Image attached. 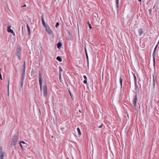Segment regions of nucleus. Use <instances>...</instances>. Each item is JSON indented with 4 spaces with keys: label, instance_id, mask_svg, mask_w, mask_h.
Listing matches in <instances>:
<instances>
[{
    "label": "nucleus",
    "instance_id": "1",
    "mask_svg": "<svg viewBox=\"0 0 159 159\" xmlns=\"http://www.w3.org/2000/svg\"><path fill=\"white\" fill-rule=\"evenodd\" d=\"M39 82L41 91L42 92L43 90V96L46 97L48 94L47 87L46 85H44L43 87V89H42V75L40 71L39 72Z\"/></svg>",
    "mask_w": 159,
    "mask_h": 159
},
{
    "label": "nucleus",
    "instance_id": "2",
    "mask_svg": "<svg viewBox=\"0 0 159 159\" xmlns=\"http://www.w3.org/2000/svg\"><path fill=\"white\" fill-rule=\"evenodd\" d=\"M18 136L15 135L12 139L11 142V146H15L18 142Z\"/></svg>",
    "mask_w": 159,
    "mask_h": 159
},
{
    "label": "nucleus",
    "instance_id": "3",
    "mask_svg": "<svg viewBox=\"0 0 159 159\" xmlns=\"http://www.w3.org/2000/svg\"><path fill=\"white\" fill-rule=\"evenodd\" d=\"M16 55L18 57L19 59L20 60L21 59V48L20 47H18L16 49Z\"/></svg>",
    "mask_w": 159,
    "mask_h": 159
},
{
    "label": "nucleus",
    "instance_id": "4",
    "mask_svg": "<svg viewBox=\"0 0 159 159\" xmlns=\"http://www.w3.org/2000/svg\"><path fill=\"white\" fill-rule=\"evenodd\" d=\"M138 100L137 94V92H135V95L134 96L133 99V103L134 107L135 108L137 107V102Z\"/></svg>",
    "mask_w": 159,
    "mask_h": 159
},
{
    "label": "nucleus",
    "instance_id": "5",
    "mask_svg": "<svg viewBox=\"0 0 159 159\" xmlns=\"http://www.w3.org/2000/svg\"><path fill=\"white\" fill-rule=\"evenodd\" d=\"M44 27L46 31L49 34H53V32L52 30L50 29L48 25L45 26Z\"/></svg>",
    "mask_w": 159,
    "mask_h": 159
},
{
    "label": "nucleus",
    "instance_id": "6",
    "mask_svg": "<svg viewBox=\"0 0 159 159\" xmlns=\"http://www.w3.org/2000/svg\"><path fill=\"white\" fill-rule=\"evenodd\" d=\"M5 154V153L3 151L2 148L0 146V158L1 159H3Z\"/></svg>",
    "mask_w": 159,
    "mask_h": 159
},
{
    "label": "nucleus",
    "instance_id": "7",
    "mask_svg": "<svg viewBox=\"0 0 159 159\" xmlns=\"http://www.w3.org/2000/svg\"><path fill=\"white\" fill-rule=\"evenodd\" d=\"M157 48L155 47L154 49V50L153 53V66L154 68L155 71V54Z\"/></svg>",
    "mask_w": 159,
    "mask_h": 159
},
{
    "label": "nucleus",
    "instance_id": "8",
    "mask_svg": "<svg viewBox=\"0 0 159 159\" xmlns=\"http://www.w3.org/2000/svg\"><path fill=\"white\" fill-rule=\"evenodd\" d=\"M157 48L155 47L154 49V50L153 53V66L154 68L155 71V54Z\"/></svg>",
    "mask_w": 159,
    "mask_h": 159
},
{
    "label": "nucleus",
    "instance_id": "9",
    "mask_svg": "<svg viewBox=\"0 0 159 159\" xmlns=\"http://www.w3.org/2000/svg\"><path fill=\"white\" fill-rule=\"evenodd\" d=\"M25 75H22V76L21 77L20 83L21 88H22L23 87V85L24 84V81L25 79Z\"/></svg>",
    "mask_w": 159,
    "mask_h": 159
},
{
    "label": "nucleus",
    "instance_id": "10",
    "mask_svg": "<svg viewBox=\"0 0 159 159\" xmlns=\"http://www.w3.org/2000/svg\"><path fill=\"white\" fill-rule=\"evenodd\" d=\"M41 18H42V24L43 25L44 27L46 26L48 24H46L45 23V21L44 20V18H43V15H42L41 16Z\"/></svg>",
    "mask_w": 159,
    "mask_h": 159
},
{
    "label": "nucleus",
    "instance_id": "11",
    "mask_svg": "<svg viewBox=\"0 0 159 159\" xmlns=\"http://www.w3.org/2000/svg\"><path fill=\"white\" fill-rule=\"evenodd\" d=\"M138 33L140 36H141L143 33V30L142 28H140L138 30Z\"/></svg>",
    "mask_w": 159,
    "mask_h": 159
},
{
    "label": "nucleus",
    "instance_id": "12",
    "mask_svg": "<svg viewBox=\"0 0 159 159\" xmlns=\"http://www.w3.org/2000/svg\"><path fill=\"white\" fill-rule=\"evenodd\" d=\"M135 90L136 91L135 92H137V91H139V87L138 86V85L137 84V82H135Z\"/></svg>",
    "mask_w": 159,
    "mask_h": 159
},
{
    "label": "nucleus",
    "instance_id": "13",
    "mask_svg": "<svg viewBox=\"0 0 159 159\" xmlns=\"http://www.w3.org/2000/svg\"><path fill=\"white\" fill-rule=\"evenodd\" d=\"M7 28V31L8 32L11 33L13 31V30H12V29H11V25L8 26Z\"/></svg>",
    "mask_w": 159,
    "mask_h": 159
},
{
    "label": "nucleus",
    "instance_id": "14",
    "mask_svg": "<svg viewBox=\"0 0 159 159\" xmlns=\"http://www.w3.org/2000/svg\"><path fill=\"white\" fill-rule=\"evenodd\" d=\"M26 26L27 28V31L28 32V34L30 35V27L28 24H26Z\"/></svg>",
    "mask_w": 159,
    "mask_h": 159
},
{
    "label": "nucleus",
    "instance_id": "15",
    "mask_svg": "<svg viewBox=\"0 0 159 159\" xmlns=\"http://www.w3.org/2000/svg\"><path fill=\"white\" fill-rule=\"evenodd\" d=\"M62 45V43L60 42H59L57 44V47L58 49H60Z\"/></svg>",
    "mask_w": 159,
    "mask_h": 159
},
{
    "label": "nucleus",
    "instance_id": "16",
    "mask_svg": "<svg viewBox=\"0 0 159 159\" xmlns=\"http://www.w3.org/2000/svg\"><path fill=\"white\" fill-rule=\"evenodd\" d=\"M122 81H123V79L122 78V77H120V82L121 85V88L122 87Z\"/></svg>",
    "mask_w": 159,
    "mask_h": 159
},
{
    "label": "nucleus",
    "instance_id": "17",
    "mask_svg": "<svg viewBox=\"0 0 159 159\" xmlns=\"http://www.w3.org/2000/svg\"><path fill=\"white\" fill-rule=\"evenodd\" d=\"M57 60L59 61V62H61L62 61V59L61 57L60 56H57L56 58Z\"/></svg>",
    "mask_w": 159,
    "mask_h": 159
},
{
    "label": "nucleus",
    "instance_id": "18",
    "mask_svg": "<svg viewBox=\"0 0 159 159\" xmlns=\"http://www.w3.org/2000/svg\"><path fill=\"white\" fill-rule=\"evenodd\" d=\"M77 131L79 135H81V132L80 129L79 127H78L77 129Z\"/></svg>",
    "mask_w": 159,
    "mask_h": 159
},
{
    "label": "nucleus",
    "instance_id": "19",
    "mask_svg": "<svg viewBox=\"0 0 159 159\" xmlns=\"http://www.w3.org/2000/svg\"><path fill=\"white\" fill-rule=\"evenodd\" d=\"M116 7L117 8H118L119 7V0H116Z\"/></svg>",
    "mask_w": 159,
    "mask_h": 159
},
{
    "label": "nucleus",
    "instance_id": "20",
    "mask_svg": "<svg viewBox=\"0 0 159 159\" xmlns=\"http://www.w3.org/2000/svg\"><path fill=\"white\" fill-rule=\"evenodd\" d=\"M84 51H85V53L86 57L88 58V53H87V49L86 47H85L84 48Z\"/></svg>",
    "mask_w": 159,
    "mask_h": 159
},
{
    "label": "nucleus",
    "instance_id": "21",
    "mask_svg": "<svg viewBox=\"0 0 159 159\" xmlns=\"http://www.w3.org/2000/svg\"><path fill=\"white\" fill-rule=\"evenodd\" d=\"M133 75L134 76V83L137 82V78L136 76L134 74H133Z\"/></svg>",
    "mask_w": 159,
    "mask_h": 159
},
{
    "label": "nucleus",
    "instance_id": "22",
    "mask_svg": "<svg viewBox=\"0 0 159 159\" xmlns=\"http://www.w3.org/2000/svg\"><path fill=\"white\" fill-rule=\"evenodd\" d=\"M62 69L61 66L59 67V74H61V72L62 71Z\"/></svg>",
    "mask_w": 159,
    "mask_h": 159
},
{
    "label": "nucleus",
    "instance_id": "23",
    "mask_svg": "<svg viewBox=\"0 0 159 159\" xmlns=\"http://www.w3.org/2000/svg\"><path fill=\"white\" fill-rule=\"evenodd\" d=\"M21 143H22L23 144H25V143L23 141H21L20 142V146L22 148V145L21 144Z\"/></svg>",
    "mask_w": 159,
    "mask_h": 159
},
{
    "label": "nucleus",
    "instance_id": "24",
    "mask_svg": "<svg viewBox=\"0 0 159 159\" xmlns=\"http://www.w3.org/2000/svg\"><path fill=\"white\" fill-rule=\"evenodd\" d=\"M88 25H89V28L90 29H91L92 28V26L91 25V24L90 23H89V22H88Z\"/></svg>",
    "mask_w": 159,
    "mask_h": 159
},
{
    "label": "nucleus",
    "instance_id": "25",
    "mask_svg": "<svg viewBox=\"0 0 159 159\" xmlns=\"http://www.w3.org/2000/svg\"><path fill=\"white\" fill-rule=\"evenodd\" d=\"M59 25V23L58 22H57L56 23V25H55V27L57 28V27Z\"/></svg>",
    "mask_w": 159,
    "mask_h": 159
},
{
    "label": "nucleus",
    "instance_id": "26",
    "mask_svg": "<svg viewBox=\"0 0 159 159\" xmlns=\"http://www.w3.org/2000/svg\"><path fill=\"white\" fill-rule=\"evenodd\" d=\"M69 93L70 94V95L71 97V98H72V99L73 100V95L72 94V93H71V92L69 90Z\"/></svg>",
    "mask_w": 159,
    "mask_h": 159
},
{
    "label": "nucleus",
    "instance_id": "27",
    "mask_svg": "<svg viewBox=\"0 0 159 159\" xmlns=\"http://www.w3.org/2000/svg\"><path fill=\"white\" fill-rule=\"evenodd\" d=\"M86 59H87V65H88V66L89 65V61L88 57V58L86 57Z\"/></svg>",
    "mask_w": 159,
    "mask_h": 159
},
{
    "label": "nucleus",
    "instance_id": "28",
    "mask_svg": "<svg viewBox=\"0 0 159 159\" xmlns=\"http://www.w3.org/2000/svg\"><path fill=\"white\" fill-rule=\"evenodd\" d=\"M22 75H25V70H23L22 74Z\"/></svg>",
    "mask_w": 159,
    "mask_h": 159
},
{
    "label": "nucleus",
    "instance_id": "29",
    "mask_svg": "<svg viewBox=\"0 0 159 159\" xmlns=\"http://www.w3.org/2000/svg\"><path fill=\"white\" fill-rule=\"evenodd\" d=\"M83 83L84 84H86L87 83V80H85L84 81Z\"/></svg>",
    "mask_w": 159,
    "mask_h": 159
},
{
    "label": "nucleus",
    "instance_id": "30",
    "mask_svg": "<svg viewBox=\"0 0 159 159\" xmlns=\"http://www.w3.org/2000/svg\"><path fill=\"white\" fill-rule=\"evenodd\" d=\"M83 77L85 80H86V79L87 80V77L86 75H84Z\"/></svg>",
    "mask_w": 159,
    "mask_h": 159
},
{
    "label": "nucleus",
    "instance_id": "31",
    "mask_svg": "<svg viewBox=\"0 0 159 159\" xmlns=\"http://www.w3.org/2000/svg\"><path fill=\"white\" fill-rule=\"evenodd\" d=\"M11 33H12L14 36L15 35V34L13 31Z\"/></svg>",
    "mask_w": 159,
    "mask_h": 159
},
{
    "label": "nucleus",
    "instance_id": "32",
    "mask_svg": "<svg viewBox=\"0 0 159 159\" xmlns=\"http://www.w3.org/2000/svg\"><path fill=\"white\" fill-rule=\"evenodd\" d=\"M61 74H59V79H60V80H61Z\"/></svg>",
    "mask_w": 159,
    "mask_h": 159
},
{
    "label": "nucleus",
    "instance_id": "33",
    "mask_svg": "<svg viewBox=\"0 0 159 159\" xmlns=\"http://www.w3.org/2000/svg\"><path fill=\"white\" fill-rule=\"evenodd\" d=\"M0 79L1 80H2V75H1V74H0Z\"/></svg>",
    "mask_w": 159,
    "mask_h": 159
},
{
    "label": "nucleus",
    "instance_id": "34",
    "mask_svg": "<svg viewBox=\"0 0 159 159\" xmlns=\"http://www.w3.org/2000/svg\"><path fill=\"white\" fill-rule=\"evenodd\" d=\"M153 85H154V86H155V80H154V79H153Z\"/></svg>",
    "mask_w": 159,
    "mask_h": 159
},
{
    "label": "nucleus",
    "instance_id": "35",
    "mask_svg": "<svg viewBox=\"0 0 159 159\" xmlns=\"http://www.w3.org/2000/svg\"><path fill=\"white\" fill-rule=\"evenodd\" d=\"M26 6V5L24 4L23 6H21L22 7H25Z\"/></svg>",
    "mask_w": 159,
    "mask_h": 159
},
{
    "label": "nucleus",
    "instance_id": "36",
    "mask_svg": "<svg viewBox=\"0 0 159 159\" xmlns=\"http://www.w3.org/2000/svg\"><path fill=\"white\" fill-rule=\"evenodd\" d=\"M23 70H25V66H24Z\"/></svg>",
    "mask_w": 159,
    "mask_h": 159
},
{
    "label": "nucleus",
    "instance_id": "37",
    "mask_svg": "<svg viewBox=\"0 0 159 159\" xmlns=\"http://www.w3.org/2000/svg\"><path fill=\"white\" fill-rule=\"evenodd\" d=\"M102 125H101L100 126L98 127V128H101L102 127Z\"/></svg>",
    "mask_w": 159,
    "mask_h": 159
},
{
    "label": "nucleus",
    "instance_id": "38",
    "mask_svg": "<svg viewBox=\"0 0 159 159\" xmlns=\"http://www.w3.org/2000/svg\"><path fill=\"white\" fill-rule=\"evenodd\" d=\"M25 66V61H24V66Z\"/></svg>",
    "mask_w": 159,
    "mask_h": 159
},
{
    "label": "nucleus",
    "instance_id": "39",
    "mask_svg": "<svg viewBox=\"0 0 159 159\" xmlns=\"http://www.w3.org/2000/svg\"><path fill=\"white\" fill-rule=\"evenodd\" d=\"M151 11H152L151 10H149V12L150 13H151Z\"/></svg>",
    "mask_w": 159,
    "mask_h": 159
},
{
    "label": "nucleus",
    "instance_id": "40",
    "mask_svg": "<svg viewBox=\"0 0 159 159\" xmlns=\"http://www.w3.org/2000/svg\"><path fill=\"white\" fill-rule=\"evenodd\" d=\"M65 129V128H61V129L62 130L63 129Z\"/></svg>",
    "mask_w": 159,
    "mask_h": 159
},
{
    "label": "nucleus",
    "instance_id": "41",
    "mask_svg": "<svg viewBox=\"0 0 159 159\" xmlns=\"http://www.w3.org/2000/svg\"><path fill=\"white\" fill-rule=\"evenodd\" d=\"M79 112H81V111L80 110H79Z\"/></svg>",
    "mask_w": 159,
    "mask_h": 159
},
{
    "label": "nucleus",
    "instance_id": "42",
    "mask_svg": "<svg viewBox=\"0 0 159 159\" xmlns=\"http://www.w3.org/2000/svg\"><path fill=\"white\" fill-rule=\"evenodd\" d=\"M139 2H141V0H139Z\"/></svg>",
    "mask_w": 159,
    "mask_h": 159
},
{
    "label": "nucleus",
    "instance_id": "43",
    "mask_svg": "<svg viewBox=\"0 0 159 159\" xmlns=\"http://www.w3.org/2000/svg\"><path fill=\"white\" fill-rule=\"evenodd\" d=\"M9 81H8V85H9Z\"/></svg>",
    "mask_w": 159,
    "mask_h": 159
},
{
    "label": "nucleus",
    "instance_id": "44",
    "mask_svg": "<svg viewBox=\"0 0 159 159\" xmlns=\"http://www.w3.org/2000/svg\"><path fill=\"white\" fill-rule=\"evenodd\" d=\"M23 26H22V29L23 30Z\"/></svg>",
    "mask_w": 159,
    "mask_h": 159
}]
</instances>
